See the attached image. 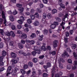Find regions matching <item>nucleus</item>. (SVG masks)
<instances>
[{"label": "nucleus", "mask_w": 77, "mask_h": 77, "mask_svg": "<svg viewBox=\"0 0 77 77\" xmlns=\"http://www.w3.org/2000/svg\"><path fill=\"white\" fill-rule=\"evenodd\" d=\"M18 47H19L20 48H21V49H22L23 48V47H24L23 45L21 43H18Z\"/></svg>", "instance_id": "0eeeda50"}, {"label": "nucleus", "mask_w": 77, "mask_h": 77, "mask_svg": "<svg viewBox=\"0 0 77 77\" xmlns=\"http://www.w3.org/2000/svg\"><path fill=\"white\" fill-rule=\"evenodd\" d=\"M68 63H70V64H72V61L71 59H69L68 60Z\"/></svg>", "instance_id": "c9c22d12"}, {"label": "nucleus", "mask_w": 77, "mask_h": 77, "mask_svg": "<svg viewBox=\"0 0 77 77\" xmlns=\"http://www.w3.org/2000/svg\"><path fill=\"white\" fill-rule=\"evenodd\" d=\"M11 66H8L7 69V72H10V71L11 70Z\"/></svg>", "instance_id": "7c9ffc66"}, {"label": "nucleus", "mask_w": 77, "mask_h": 77, "mask_svg": "<svg viewBox=\"0 0 77 77\" xmlns=\"http://www.w3.org/2000/svg\"><path fill=\"white\" fill-rule=\"evenodd\" d=\"M55 18L57 20V21L58 22H61L62 21V19L58 17H56Z\"/></svg>", "instance_id": "1a4fd4ad"}, {"label": "nucleus", "mask_w": 77, "mask_h": 77, "mask_svg": "<svg viewBox=\"0 0 77 77\" xmlns=\"http://www.w3.org/2000/svg\"><path fill=\"white\" fill-rule=\"evenodd\" d=\"M59 5H60V6H61V8H63V9H65V5L63 4H62V2L60 3V2L59 3Z\"/></svg>", "instance_id": "a878e982"}, {"label": "nucleus", "mask_w": 77, "mask_h": 77, "mask_svg": "<svg viewBox=\"0 0 77 77\" xmlns=\"http://www.w3.org/2000/svg\"><path fill=\"white\" fill-rule=\"evenodd\" d=\"M49 54H52L53 55H55V54H56V51H53L52 52H50L49 53Z\"/></svg>", "instance_id": "e433bc0d"}, {"label": "nucleus", "mask_w": 77, "mask_h": 77, "mask_svg": "<svg viewBox=\"0 0 77 77\" xmlns=\"http://www.w3.org/2000/svg\"><path fill=\"white\" fill-rule=\"evenodd\" d=\"M47 17L48 18L50 19L51 18V17H52V16H51V14L48 13L47 15Z\"/></svg>", "instance_id": "f704fd0d"}, {"label": "nucleus", "mask_w": 77, "mask_h": 77, "mask_svg": "<svg viewBox=\"0 0 77 77\" xmlns=\"http://www.w3.org/2000/svg\"><path fill=\"white\" fill-rule=\"evenodd\" d=\"M21 37L23 39H26V38H27V35L26 34H23L22 35Z\"/></svg>", "instance_id": "423d86ee"}, {"label": "nucleus", "mask_w": 77, "mask_h": 77, "mask_svg": "<svg viewBox=\"0 0 77 77\" xmlns=\"http://www.w3.org/2000/svg\"><path fill=\"white\" fill-rule=\"evenodd\" d=\"M5 34L6 35H7V36H11V32L9 33L8 32H6Z\"/></svg>", "instance_id": "6e6d98bb"}, {"label": "nucleus", "mask_w": 77, "mask_h": 77, "mask_svg": "<svg viewBox=\"0 0 77 77\" xmlns=\"http://www.w3.org/2000/svg\"><path fill=\"white\" fill-rule=\"evenodd\" d=\"M36 53H37V52L35 51H33L32 52V54L33 55V56H35L36 54Z\"/></svg>", "instance_id": "79ce46f5"}, {"label": "nucleus", "mask_w": 77, "mask_h": 77, "mask_svg": "<svg viewBox=\"0 0 77 77\" xmlns=\"http://www.w3.org/2000/svg\"><path fill=\"white\" fill-rule=\"evenodd\" d=\"M2 18H3L4 19V21L5 20H6V18L5 17V13H4V12L2 11Z\"/></svg>", "instance_id": "ddd939ff"}, {"label": "nucleus", "mask_w": 77, "mask_h": 77, "mask_svg": "<svg viewBox=\"0 0 77 77\" xmlns=\"http://www.w3.org/2000/svg\"><path fill=\"white\" fill-rule=\"evenodd\" d=\"M37 10L39 13H41V12H42V9L41 8H38L37 9Z\"/></svg>", "instance_id": "bb28decb"}, {"label": "nucleus", "mask_w": 77, "mask_h": 77, "mask_svg": "<svg viewBox=\"0 0 77 77\" xmlns=\"http://www.w3.org/2000/svg\"><path fill=\"white\" fill-rule=\"evenodd\" d=\"M43 32L45 35H47V33H48V30L45 29L43 31Z\"/></svg>", "instance_id": "f3484780"}, {"label": "nucleus", "mask_w": 77, "mask_h": 77, "mask_svg": "<svg viewBox=\"0 0 77 77\" xmlns=\"http://www.w3.org/2000/svg\"><path fill=\"white\" fill-rule=\"evenodd\" d=\"M3 59H4V56H1L0 57V62L3 61Z\"/></svg>", "instance_id": "4c0bfd02"}, {"label": "nucleus", "mask_w": 77, "mask_h": 77, "mask_svg": "<svg viewBox=\"0 0 77 77\" xmlns=\"http://www.w3.org/2000/svg\"><path fill=\"white\" fill-rule=\"evenodd\" d=\"M65 24V21H62L61 23L60 24V26H64Z\"/></svg>", "instance_id": "2f4dec72"}, {"label": "nucleus", "mask_w": 77, "mask_h": 77, "mask_svg": "<svg viewBox=\"0 0 77 77\" xmlns=\"http://www.w3.org/2000/svg\"><path fill=\"white\" fill-rule=\"evenodd\" d=\"M25 15L27 16H29L30 15V13L28 12H26L25 13Z\"/></svg>", "instance_id": "3c124183"}, {"label": "nucleus", "mask_w": 77, "mask_h": 77, "mask_svg": "<svg viewBox=\"0 0 77 77\" xmlns=\"http://www.w3.org/2000/svg\"><path fill=\"white\" fill-rule=\"evenodd\" d=\"M17 22L18 23L20 24H22L23 23V21L21 20H19L17 21Z\"/></svg>", "instance_id": "473e14b6"}, {"label": "nucleus", "mask_w": 77, "mask_h": 77, "mask_svg": "<svg viewBox=\"0 0 77 77\" xmlns=\"http://www.w3.org/2000/svg\"><path fill=\"white\" fill-rule=\"evenodd\" d=\"M50 27L51 29H55L56 28V26L54 24H52L50 25Z\"/></svg>", "instance_id": "4be33fe9"}, {"label": "nucleus", "mask_w": 77, "mask_h": 77, "mask_svg": "<svg viewBox=\"0 0 77 77\" xmlns=\"http://www.w3.org/2000/svg\"><path fill=\"white\" fill-rule=\"evenodd\" d=\"M28 66H29V67H32V66H33V63H32V62H28Z\"/></svg>", "instance_id": "2eb2a0df"}, {"label": "nucleus", "mask_w": 77, "mask_h": 77, "mask_svg": "<svg viewBox=\"0 0 77 77\" xmlns=\"http://www.w3.org/2000/svg\"><path fill=\"white\" fill-rule=\"evenodd\" d=\"M30 44L31 45H33L35 44V41L34 40H31L30 41Z\"/></svg>", "instance_id": "a18cd8bd"}, {"label": "nucleus", "mask_w": 77, "mask_h": 77, "mask_svg": "<svg viewBox=\"0 0 77 77\" xmlns=\"http://www.w3.org/2000/svg\"><path fill=\"white\" fill-rule=\"evenodd\" d=\"M13 14L14 15H15L16 14H17V11L15 10H14L13 11Z\"/></svg>", "instance_id": "09e8293b"}, {"label": "nucleus", "mask_w": 77, "mask_h": 77, "mask_svg": "<svg viewBox=\"0 0 77 77\" xmlns=\"http://www.w3.org/2000/svg\"><path fill=\"white\" fill-rule=\"evenodd\" d=\"M20 72L23 74H25L26 73V71H25V70L23 69H21L20 70Z\"/></svg>", "instance_id": "cd10ccee"}, {"label": "nucleus", "mask_w": 77, "mask_h": 77, "mask_svg": "<svg viewBox=\"0 0 77 77\" xmlns=\"http://www.w3.org/2000/svg\"><path fill=\"white\" fill-rule=\"evenodd\" d=\"M34 50L35 51L37 52V53L38 54H40L41 53V49H40V48L38 47L37 46H35L34 47Z\"/></svg>", "instance_id": "f03ea898"}, {"label": "nucleus", "mask_w": 77, "mask_h": 77, "mask_svg": "<svg viewBox=\"0 0 77 77\" xmlns=\"http://www.w3.org/2000/svg\"><path fill=\"white\" fill-rule=\"evenodd\" d=\"M38 75H41L42 74V71L40 70H38Z\"/></svg>", "instance_id": "680f3d73"}, {"label": "nucleus", "mask_w": 77, "mask_h": 77, "mask_svg": "<svg viewBox=\"0 0 77 77\" xmlns=\"http://www.w3.org/2000/svg\"><path fill=\"white\" fill-rule=\"evenodd\" d=\"M33 24L35 26H37L39 25V23L38 21H35L34 23Z\"/></svg>", "instance_id": "f8f14e48"}, {"label": "nucleus", "mask_w": 77, "mask_h": 77, "mask_svg": "<svg viewBox=\"0 0 77 77\" xmlns=\"http://www.w3.org/2000/svg\"><path fill=\"white\" fill-rule=\"evenodd\" d=\"M14 45V42L13 41H11L10 42L9 45H11V46H12Z\"/></svg>", "instance_id": "0e129e2a"}, {"label": "nucleus", "mask_w": 77, "mask_h": 77, "mask_svg": "<svg viewBox=\"0 0 77 77\" xmlns=\"http://www.w3.org/2000/svg\"><path fill=\"white\" fill-rule=\"evenodd\" d=\"M37 61H38V60L36 58H33V62L34 63H36L37 62Z\"/></svg>", "instance_id": "de8ad7c7"}, {"label": "nucleus", "mask_w": 77, "mask_h": 77, "mask_svg": "<svg viewBox=\"0 0 77 77\" xmlns=\"http://www.w3.org/2000/svg\"><path fill=\"white\" fill-rule=\"evenodd\" d=\"M4 24H5V26H10V27H11V26L12 25V23H9L7 21H6V20H4Z\"/></svg>", "instance_id": "7ed1b4c3"}, {"label": "nucleus", "mask_w": 77, "mask_h": 77, "mask_svg": "<svg viewBox=\"0 0 77 77\" xmlns=\"http://www.w3.org/2000/svg\"><path fill=\"white\" fill-rule=\"evenodd\" d=\"M2 56H3L4 57L6 55V52L5 51H2Z\"/></svg>", "instance_id": "412c9836"}, {"label": "nucleus", "mask_w": 77, "mask_h": 77, "mask_svg": "<svg viewBox=\"0 0 77 77\" xmlns=\"http://www.w3.org/2000/svg\"><path fill=\"white\" fill-rule=\"evenodd\" d=\"M21 42L23 44H25V43H26V41H25L24 40H22L21 41Z\"/></svg>", "instance_id": "052dcab7"}, {"label": "nucleus", "mask_w": 77, "mask_h": 77, "mask_svg": "<svg viewBox=\"0 0 77 77\" xmlns=\"http://www.w3.org/2000/svg\"><path fill=\"white\" fill-rule=\"evenodd\" d=\"M64 40L65 43H68V38H64Z\"/></svg>", "instance_id": "13d9d810"}, {"label": "nucleus", "mask_w": 77, "mask_h": 77, "mask_svg": "<svg viewBox=\"0 0 77 77\" xmlns=\"http://www.w3.org/2000/svg\"><path fill=\"white\" fill-rule=\"evenodd\" d=\"M43 36L44 35H39V38H38L39 41H42V40L43 39Z\"/></svg>", "instance_id": "aec40b11"}, {"label": "nucleus", "mask_w": 77, "mask_h": 77, "mask_svg": "<svg viewBox=\"0 0 77 77\" xmlns=\"http://www.w3.org/2000/svg\"><path fill=\"white\" fill-rule=\"evenodd\" d=\"M24 69H27L28 68V65L27 64H25L23 67Z\"/></svg>", "instance_id": "ea45409f"}, {"label": "nucleus", "mask_w": 77, "mask_h": 77, "mask_svg": "<svg viewBox=\"0 0 77 77\" xmlns=\"http://www.w3.org/2000/svg\"><path fill=\"white\" fill-rule=\"evenodd\" d=\"M17 33L21 35V34H22V32L20 30H18L17 31Z\"/></svg>", "instance_id": "69168bd1"}, {"label": "nucleus", "mask_w": 77, "mask_h": 77, "mask_svg": "<svg viewBox=\"0 0 77 77\" xmlns=\"http://www.w3.org/2000/svg\"><path fill=\"white\" fill-rule=\"evenodd\" d=\"M27 22L28 24H31V23H32V20H31L30 19H28L27 20Z\"/></svg>", "instance_id": "393cba45"}, {"label": "nucleus", "mask_w": 77, "mask_h": 77, "mask_svg": "<svg viewBox=\"0 0 77 77\" xmlns=\"http://www.w3.org/2000/svg\"><path fill=\"white\" fill-rule=\"evenodd\" d=\"M24 30L25 32H28L29 31V30L28 28H26V29H24Z\"/></svg>", "instance_id": "4d7b16f0"}, {"label": "nucleus", "mask_w": 77, "mask_h": 77, "mask_svg": "<svg viewBox=\"0 0 77 77\" xmlns=\"http://www.w3.org/2000/svg\"><path fill=\"white\" fill-rule=\"evenodd\" d=\"M47 17V13L45 12L43 14V17L45 19Z\"/></svg>", "instance_id": "a211bd4d"}, {"label": "nucleus", "mask_w": 77, "mask_h": 77, "mask_svg": "<svg viewBox=\"0 0 77 77\" xmlns=\"http://www.w3.org/2000/svg\"><path fill=\"white\" fill-rule=\"evenodd\" d=\"M73 65L74 66H75V65H77V61H75L73 62Z\"/></svg>", "instance_id": "338daca9"}, {"label": "nucleus", "mask_w": 77, "mask_h": 77, "mask_svg": "<svg viewBox=\"0 0 77 77\" xmlns=\"http://www.w3.org/2000/svg\"><path fill=\"white\" fill-rule=\"evenodd\" d=\"M47 49L48 50H51V47L50 46H47Z\"/></svg>", "instance_id": "774afa93"}, {"label": "nucleus", "mask_w": 77, "mask_h": 77, "mask_svg": "<svg viewBox=\"0 0 77 77\" xmlns=\"http://www.w3.org/2000/svg\"><path fill=\"white\" fill-rule=\"evenodd\" d=\"M72 66L71 65H68L67 66V69H68V70H70L71 69V67Z\"/></svg>", "instance_id": "c756f323"}, {"label": "nucleus", "mask_w": 77, "mask_h": 77, "mask_svg": "<svg viewBox=\"0 0 77 77\" xmlns=\"http://www.w3.org/2000/svg\"><path fill=\"white\" fill-rule=\"evenodd\" d=\"M11 56L13 58H15L17 57V54L14 53V52H12L11 53Z\"/></svg>", "instance_id": "39448f33"}, {"label": "nucleus", "mask_w": 77, "mask_h": 77, "mask_svg": "<svg viewBox=\"0 0 77 77\" xmlns=\"http://www.w3.org/2000/svg\"><path fill=\"white\" fill-rule=\"evenodd\" d=\"M43 77H48V74L46 73H44L43 74Z\"/></svg>", "instance_id": "37998d69"}, {"label": "nucleus", "mask_w": 77, "mask_h": 77, "mask_svg": "<svg viewBox=\"0 0 77 77\" xmlns=\"http://www.w3.org/2000/svg\"><path fill=\"white\" fill-rule=\"evenodd\" d=\"M54 24L55 26H58V25H59V23L56 21H55L54 23Z\"/></svg>", "instance_id": "864d4df0"}, {"label": "nucleus", "mask_w": 77, "mask_h": 77, "mask_svg": "<svg viewBox=\"0 0 77 77\" xmlns=\"http://www.w3.org/2000/svg\"><path fill=\"white\" fill-rule=\"evenodd\" d=\"M30 17L31 20H33L35 19V16H34L33 14H31Z\"/></svg>", "instance_id": "58836bf2"}, {"label": "nucleus", "mask_w": 77, "mask_h": 77, "mask_svg": "<svg viewBox=\"0 0 77 77\" xmlns=\"http://www.w3.org/2000/svg\"><path fill=\"white\" fill-rule=\"evenodd\" d=\"M25 46L26 48H31V45L30 44H26Z\"/></svg>", "instance_id": "4468645a"}, {"label": "nucleus", "mask_w": 77, "mask_h": 77, "mask_svg": "<svg viewBox=\"0 0 77 77\" xmlns=\"http://www.w3.org/2000/svg\"><path fill=\"white\" fill-rule=\"evenodd\" d=\"M30 36L32 38H35L36 37V34L35 33H32V34Z\"/></svg>", "instance_id": "5701e85b"}, {"label": "nucleus", "mask_w": 77, "mask_h": 77, "mask_svg": "<svg viewBox=\"0 0 77 77\" xmlns=\"http://www.w3.org/2000/svg\"><path fill=\"white\" fill-rule=\"evenodd\" d=\"M57 40H54L53 42V47L56 48L57 46Z\"/></svg>", "instance_id": "20e7f679"}, {"label": "nucleus", "mask_w": 77, "mask_h": 77, "mask_svg": "<svg viewBox=\"0 0 77 77\" xmlns=\"http://www.w3.org/2000/svg\"><path fill=\"white\" fill-rule=\"evenodd\" d=\"M40 49H41V50H43V51H46V50H47L45 46L44 45H43L41 47V48H40Z\"/></svg>", "instance_id": "6e6552de"}, {"label": "nucleus", "mask_w": 77, "mask_h": 77, "mask_svg": "<svg viewBox=\"0 0 77 77\" xmlns=\"http://www.w3.org/2000/svg\"><path fill=\"white\" fill-rule=\"evenodd\" d=\"M20 18L21 20H22V21H24V20H25V19H24V17H23V16H21L20 17Z\"/></svg>", "instance_id": "bf43d9fd"}, {"label": "nucleus", "mask_w": 77, "mask_h": 77, "mask_svg": "<svg viewBox=\"0 0 77 77\" xmlns=\"http://www.w3.org/2000/svg\"><path fill=\"white\" fill-rule=\"evenodd\" d=\"M10 20L12 22L14 21V17L12 16H9Z\"/></svg>", "instance_id": "dca6fc26"}, {"label": "nucleus", "mask_w": 77, "mask_h": 77, "mask_svg": "<svg viewBox=\"0 0 77 77\" xmlns=\"http://www.w3.org/2000/svg\"><path fill=\"white\" fill-rule=\"evenodd\" d=\"M34 16L35 17L38 18V17H39V14H38V13H36L35 14H34Z\"/></svg>", "instance_id": "603ef678"}, {"label": "nucleus", "mask_w": 77, "mask_h": 77, "mask_svg": "<svg viewBox=\"0 0 77 77\" xmlns=\"http://www.w3.org/2000/svg\"><path fill=\"white\" fill-rule=\"evenodd\" d=\"M43 2L45 4H47L48 0H42Z\"/></svg>", "instance_id": "5fc2aeb1"}, {"label": "nucleus", "mask_w": 77, "mask_h": 77, "mask_svg": "<svg viewBox=\"0 0 77 77\" xmlns=\"http://www.w3.org/2000/svg\"><path fill=\"white\" fill-rule=\"evenodd\" d=\"M11 62L12 64H15V63H17V62H18V61L17 60H14V59H12L11 60Z\"/></svg>", "instance_id": "9b49d317"}, {"label": "nucleus", "mask_w": 77, "mask_h": 77, "mask_svg": "<svg viewBox=\"0 0 77 77\" xmlns=\"http://www.w3.org/2000/svg\"><path fill=\"white\" fill-rule=\"evenodd\" d=\"M76 47H77V45L76 44H73L72 45V48L73 49V50H75Z\"/></svg>", "instance_id": "9d476101"}, {"label": "nucleus", "mask_w": 77, "mask_h": 77, "mask_svg": "<svg viewBox=\"0 0 77 77\" xmlns=\"http://www.w3.org/2000/svg\"><path fill=\"white\" fill-rule=\"evenodd\" d=\"M52 14H55V13L57 12V11L56 9H54L52 10Z\"/></svg>", "instance_id": "b1692460"}, {"label": "nucleus", "mask_w": 77, "mask_h": 77, "mask_svg": "<svg viewBox=\"0 0 77 77\" xmlns=\"http://www.w3.org/2000/svg\"><path fill=\"white\" fill-rule=\"evenodd\" d=\"M74 32V31L73 30H71L69 31V33L70 35H72V33H73Z\"/></svg>", "instance_id": "8fccbe9b"}, {"label": "nucleus", "mask_w": 77, "mask_h": 77, "mask_svg": "<svg viewBox=\"0 0 77 77\" xmlns=\"http://www.w3.org/2000/svg\"><path fill=\"white\" fill-rule=\"evenodd\" d=\"M11 34V36L12 37H15V35L14 34V32L12 31H11L10 32Z\"/></svg>", "instance_id": "c85d7f7f"}, {"label": "nucleus", "mask_w": 77, "mask_h": 77, "mask_svg": "<svg viewBox=\"0 0 77 77\" xmlns=\"http://www.w3.org/2000/svg\"><path fill=\"white\" fill-rule=\"evenodd\" d=\"M0 33L2 35H3V34L4 33V31L2 29H0Z\"/></svg>", "instance_id": "49530a36"}, {"label": "nucleus", "mask_w": 77, "mask_h": 77, "mask_svg": "<svg viewBox=\"0 0 77 77\" xmlns=\"http://www.w3.org/2000/svg\"><path fill=\"white\" fill-rule=\"evenodd\" d=\"M4 47V44L3 42L0 43V48H3Z\"/></svg>", "instance_id": "6ab92c4d"}, {"label": "nucleus", "mask_w": 77, "mask_h": 77, "mask_svg": "<svg viewBox=\"0 0 77 77\" xmlns=\"http://www.w3.org/2000/svg\"><path fill=\"white\" fill-rule=\"evenodd\" d=\"M11 29L12 30H15L16 28L15 27V26L14 25H12L11 26Z\"/></svg>", "instance_id": "e2e57ef3"}, {"label": "nucleus", "mask_w": 77, "mask_h": 77, "mask_svg": "<svg viewBox=\"0 0 77 77\" xmlns=\"http://www.w3.org/2000/svg\"><path fill=\"white\" fill-rule=\"evenodd\" d=\"M47 66L49 68V67H51V63L50 62H48L47 63Z\"/></svg>", "instance_id": "a19ab883"}, {"label": "nucleus", "mask_w": 77, "mask_h": 77, "mask_svg": "<svg viewBox=\"0 0 77 77\" xmlns=\"http://www.w3.org/2000/svg\"><path fill=\"white\" fill-rule=\"evenodd\" d=\"M16 6L18 8H19L20 9H19V11L20 13H22L24 11V8L22 7V4H17L16 5Z\"/></svg>", "instance_id": "f257e3e1"}, {"label": "nucleus", "mask_w": 77, "mask_h": 77, "mask_svg": "<svg viewBox=\"0 0 77 77\" xmlns=\"http://www.w3.org/2000/svg\"><path fill=\"white\" fill-rule=\"evenodd\" d=\"M77 14V13L76 12H74L73 13L71 14V16L72 17H73V16H74V15H76Z\"/></svg>", "instance_id": "c03bdc74"}, {"label": "nucleus", "mask_w": 77, "mask_h": 77, "mask_svg": "<svg viewBox=\"0 0 77 77\" xmlns=\"http://www.w3.org/2000/svg\"><path fill=\"white\" fill-rule=\"evenodd\" d=\"M17 28L18 29H21L22 28V26L21 25H18L17 26Z\"/></svg>", "instance_id": "72a5a7b5"}]
</instances>
